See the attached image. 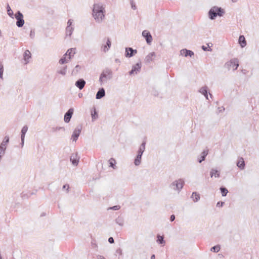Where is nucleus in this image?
Wrapping results in <instances>:
<instances>
[{
	"label": "nucleus",
	"mask_w": 259,
	"mask_h": 259,
	"mask_svg": "<svg viewBox=\"0 0 259 259\" xmlns=\"http://www.w3.org/2000/svg\"><path fill=\"white\" fill-rule=\"evenodd\" d=\"M93 16L96 22L100 23L105 18V10L101 3L95 4L92 10Z\"/></svg>",
	"instance_id": "f257e3e1"
},
{
	"label": "nucleus",
	"mask_w": 259,
	"mask_h": 259,
	"mask_svg": "<svg viewBox=\"0 0 259 259\" xmlns=\"http://www.w3.org/2000/svg\"><path fill=\"white\" fill-rule=\"evenodd\" d=\"M225 13L223 9L217 6L212 7L208 11V15L210 20H214L217 16L222 17Z\"/></svg>",
	"instance_id": "f03ea898"
},
{
	"label": "nucleus",
	"mask_w": 259,
	"mask_h": 259,
	"mask_svg": "<svg viewBox=\"0 0 259 259\" xmlns=\"http://www.w3.org/2000/svg\"><path fill=\"white\" fill-rule=\"evenodd\" d=\"M113 73L112 70L108 68H106L103 70L100 77L99 82L101 84L106 82L107 80H110L112 78Z\"/></svg>",
	"instance_id": "7ed1b4c3"
},
{
	"label": "nucleus",
	"mask_w": 259,
	"mask_h": 259,
	"mask_svg": "<svg viewBox=\"0 0 259 259\" xmlns=\"http://www.w3.org/2000/svg\"><path fill=\"white\" fill-rule=\"evenodd\" d=\"M15 17L17 20V26L18 27H22L25 23L23 14L20 11H18L15 14Z\"/></svg>",
	"instance_id": "20e7f679"
},
{
	"label": "nucleus",
	"mask_w": 259,
	"mask_h": 259,
	"mask_svg": "<svg viewBox=\"0 0 259 259\" xmlns=\"http://www.w3.org/2000/svg\"><path fill=\"white\" fill-rule=\"evenodd\" d=\"M239 66V61L237 58H234L230 60L229 61L227 62L225 64V67L228 70H230L231 67H235L233 70H235Z\"/></svg>",
	"instance_id": "39448f33"
},
{
	"label": "nucleus",
	"mask_w": 259,
	"mask_h": 259,
	"mask_svg": "<svg viewBox=\"0 0 259 259\" xmlns=\"http://www.w3.org/2000/svg\"><path fill=\"white\" fill-rule=\"evenodd\" d=\"M184 182L182 179L173 182L170 185V187L175 190L180 191L183 187Z\"/></svg>",
	"instance_id": "423d86ee"
},
{
	"label": "nucleus",
	"mask_w": 259,
	"mask_h": 259,
	"mask_svg": "<svg viewBox=\"0 0 259 259\" xmlns=\"http://www.w3.org/2000/svg\"><path fill=\"white\" fill-rule=\"evenodd\" d=\"M141 67L142 65L141 62L136 63L132 66L131 70L129 71V74L130 75L137 74L140 71Z\"/></svg>",
	"instance_id": "0eeeda50"
},
{
	"label": "nucleus",
	"mask_w": 259,
	"mask_h": 259,
	"mask_svg": "<svg viewBox=\"0 0 259 259\" xmlns=\"http://www.w3.org/2000/svg\"><path fill=\"white\" fill-rule=\"evenodd\" d=\"M81 130V126H77L73 131L71 136V139L73 142H76L79 137Z\"/></svg>",
	"instance_id": "6e6552de"
},
{
	"label": "nucleus",
	"mask_w": 259,
	"mask_h": 259,
	"mask_svg": "<svg viewBox=\"0 0 259 259\" xmlns=\"http://www.w3.org/2000/svg\"><path fill=\"white\" fill-rule=\"evenodd\" d=\"M74 109L73 108H70L65 113L64 117V122L66 123H68L72 116L73 114Z\"/></svg>",
	"instance_id": "1a4fd4ad"
},
{
	"label": "nucleus",
	"mask_w": 259,
	"mask_h": 259,
	"mask_svg": "<svg viewBox=\"0 0 259 259\" xmlns=\"http://www.w3.org/2000/svg\"><path fill=\"white\" fill-rule=\"evenodd\" d=\"M142 36L145 38L146 41L148 45H150L152 41V36L150 32L145 30L142 32Z\"/></svg>",
	"instance_id": "9d476101"
},
{
	"label": "nucleus",
	"mask_w": 259,
	"mask_h": 259,
	"mask_svg": "<svg viewBox=\"0 0 259 259\" xmlns=\"http://www.w3.org/2000/svg\"><path fill=\"white\" fill-rule=\"evenodd\" d=\"M137 53V50L132 48L128 47L125 48V56L127 58H131Z\"/></svg>",
	"instance_id": "9b49d317"
},
{
	"label": "nucleus",
	"mask_w": 259,
	"mask_h": 259,
	"mask_svg": "<svg viewBox=\"0 0 259 259\" xmlns=\"http://www.w3.org/2000/svg\"><path fill=\"white\" fill-rule=\"evenodd\" d=\"M79 157H78L77 154L72 153L70 157V160L73 165L76 166L78 165Z\"/></svg>",
	"instance_id": "f8f14e48"
},
{
	"label": "nucleus",
	"mask_w": 259,
	"mask_h": 259,
	"mask_svg": "<svg viewBox=\"0 0 259 259\" xmlns=\"http://www.w3.org/2000/svg\"><path fill=\"white\" fill-rule=\"evenodd\" d=\"M28 130V127L27 125H24L22 130H21V147H22L24 144V140H25V136Z\"/></svg>",
	"instance_id": "ddd939ff"
},
{
	"label": "nucleus",
	"mask_w": 259,
	"mask_h": 259,
	"mask_svg": "<svg viewBox=\"0 0 259 259\" xmlns=\"http://www.w3.org/2000/svg\"><path fill=\"white\" fill-rule=\"evenodd\" d=\"M85 83H86L85 81L83 79L80 78V79H78L75 82V85L79 90H82L84 87Z\"/></svg>",
	"instance_id": "4468645a"
},
{
	"label": "nucleus",
	"mask_w": 259,
	"mask_h": 259,
	"mask_svg": "<svg viewBox=\"0 0 259 259\" xmlns=\"http://www.w3.org/2000/svg\"><path fill=\"white\" fill-rule=\"evenodd\" d=\"M180 54L181 55H183L185 57H192L194 56V53L193 51L191 50H187L186 49H183L181 50Z\"/></svg>",
	"instance_id": "2eb2a0df"
},
{
	"label": "nucleus",
	"mask_w": 259,
	"mask_h": 259,
	"mask_svg": "<svg viewBox=\"0 0 259 259\" xmlns=\"http://www.w3.org/2000/svg\"><path fill=\"white\" fill-rule=\"evenodd\" d=\"M111 46V42L109 38H107L106 45L102 46V50L104 52H107L110 49Z\"/></svg>",
	"instance_id": "dca6fc26"
},
{
	"label": "nucleus",
	"mask_w": 259,
	"mask_h": 259,
	"mask_svg": "<svg viewBox=\"0 0 259 259\" xmlns=\"http://www.w3.org/2000/svg\"><path fill=\"white\" fill-rule=\"evenodd\" d=\"M105 91L103 88H100L96 95L97 99H100L105 96Z\"/></svg>",
	"instance_id": "f3484780"
},
{
	"label": "nucleus",
	"mask_w": 259,
	"mask_h": 259,
	"mask_svg": "<svg viewBox=\"0 0 259 259\" xmlns=\"http://www.w3.org/2000/svg\"><path fill=\"white\" fill-rule=\"evenodd\" d=\"M208 153V150H203L199 157H198V161L199 163H201L203 161L205 160L206 156Z\"/></svg>",
	"instance_id": "a211bd4d"
},
{
	"label": "nucleus",
	"mask_w": 259,
	"mask_h": 259,
	"mask_svg": "<svg viewBox=\"0 0 259 259\" xmlns=\"http://www.w3.org/2000/svg\"><path fill=\"white\" fill-rule=\"evenodd\" d=\"M156 56V54L154 52L149 53L145 57V61L146 63H150L153 60V58Z\"/></svg>",
	"instance_id": "6ab92c4d"
},
{
	"label": "nucleus",
	"mask_w": 259,
	"mask_h": 259,
	"mask_svg": "<svg viewBox=\"0 0 259 259\" xmlns=\"http://www.w3.org/2000/svg\"><path fill=\"white\" fill-rule=\"evenodd\" d=\"M76 53V48H71L68 49L64 56H68V59H70Z\"/></svg>",
	"instance_id": "aec40b11"
},
{
	"label": "nucleus",
	"mask_w": 259,
	"mask_h": 259,
	"mask_svg": "<svg viewBox=\"0 0 259 259\" xmlns=\"http://www.w3.org/2000/svg\"><path fill=\"white\" fill-rule=\"evenodd\" d=\"M237 166L241 170H243L245 168V164L244 160L242 157H240L237 161Z\"/></svg>",
	"instance_id": "412c9836"
},
{
	"label": "nucleus",
	"mask_w": 259,
	"mask_h": 259,
	"mask_svg": "<svg viewBox=\"0 0 259 259\" xmlns=\"http://www.w3.org/2000/svg\"><path fill=\"white\" fill-rule=\"evenodd\" d=\"M31 57V54L30 52L27 50L25 51V52L23 54V58L25 62V64H27L29 62V59Z\"/></svg>",
	"instance_id": "4be33fe9"
},
{
	"label": "nucleus",
	"mask_w": 259,
	"mask_h": 259,
	"mask_svg": "<svg viewBox=\"0 0 259 259\" xmlns=\"http://www.w3.org/2000/svg\"><path fill=\"white\" fill-rule=\"evenodd\" d=\"M199 92L203 95L207 100H208V88L207 86H204L201 88Z\"/></svg>",
	"instance_id": "5701e85b"
},
{
	"label": "nucleus",
	"mask_w": 259,
	"mask_h": 259,
	"mask_svg": "<svg viewBox=\"0 0 259 259\" xmlns=\"http://www.w3.org/2000/svg\"><path fill=\"white\" fill-rule=\"evenodd\" d=\"M145 145H146V141H144L141 144V145L138 150V154L141 155L142 156L143 153L145 150Z\"/></svg>",
	"instance_id": "b1692460"
},
{
	"label": "nucleus",
	"mask_w": 259,
	"mask_h": 259,
	"mask_svg": "<svg viewBox=\"0 0 259 259\" xmlns=\"http://www.w3.org/2000/svg\"><path fill=\"white\" fill-rule=\"evenodd\" d=\"M238 42L242 48H244L246 45V41L245 37L243 35H240L238 39Z\"/></svg>",
	"instance_id": "393cba45"
},
{
	"label": "nucleus",
	"mask_w": 259,
	"mask_h": 259,
	"mask_svg": "<svg viewBox=\"0 0 259 259\" xmlns=\"http://www.w3.org/2000/svg\"><path fill=\"white\" fill-rule=\"evenodd\" d=\"M210 176L212 178L214 177L215 178H219L220 177V172L219 170L212 168L210 172Z\"/></svg>",
	"instance_id": "a878e982"
},
{
	"label": "nucleus",
	"mask_w": 259,
	"mask_h": 259,
	"mask_svg": "<svg viewBox=\"0 0 259 259\" xmlns=\"http://www.w3.org/2000/svg\"><path fill=\"white\" fill-rule=\"evenodd\" d=\"M9 142V137L7 136H5L3 142L1 143L0 146L5 147L6 149L8 143Z\"/></svg>",
	"instance_id": "bb28decb"
},
{
	"label": "nucleus",
	"mask_w": 259,
	"mask_h": 259,
	"mask_svg": "<svg viewBox=\"0 0 259 259\" xmlns=\"http://www.w3.org/2000/svg\"><path fill=\"white\" fill-rule=\"evenodd\" d=\"M142 156L141 155L137 154L134 160L135 165L138 166L141 164Z\"/></svg>",
	"instance_id": "cd10ccee"
},
{
	"label": "nucleus",
	"mask_w": 259,
	"mask_h": 259,
	"mask_svg": "<svg viewBox=\"0 0 259 259\" xmlns=\"http://www.w3.org/2000/svg\"><path fill=\"white\" fill-rule=\"evenodd\" d=\"M191 198L194 202H197L200 199V196L197 192H194L192 193Z\"/></svg>",
	"instance_id": "c85d7f7f"
},
{
	"label": "nucleus",
	"mask_w": 259,
	"mask_h": 259,
	"mask_svg": "<svg viewBox=\"0 0 259 259\" xmlns=\"http://www.w3.org/2000/svg\"><path fill=\"white\" fill-rule=\"evenodd\" d=\"M92 121H95L96 119H97L98 117V112L97 111L95 108H94V110L92 112Z\"/></svg>",
	"instance_id": "c756f323"
},
{
	"label": "nucleus",
	"mask_w": 259,
	"mask_h": 259,
	"mask_svg": "<svg viewBox=\"0 0 259 259\" xmlns=\"http://www.w3.org/2000/svg\"><path fill=\"white\" fill-rule=\"evenodd\" d=\"M156 241L157 242V243L160 244H164L165 241L164 240V237L163 236H160V235L158 234L157 235Z\"/></svg>",
	"instance_id": "7c9ffc66"
},
{
	"label": "nucleus",
	"mask_w": 259,
	"mask_h": 259,
	"mask_svg": "<svg viewBox=\"0 0 259 259\" xmlns=\"http://www.w3.org/2000/svg\"><path fill=\"white\" fill-rule=\"evenodd\" d=\"M74 30V28L72 27H67L66 28V34L67 36H71L73 31Z\"/></svg>",
	"instance_id": "2f4dec72"
},
{
	"label": "nucleus",
	"mask_w": 259,
	"mask_h": 259,
	"mask_svg": "<svg viewBox=\"0 0 259 259\" xmlns=\"http://www.w3.org/2000/svg\"><path fill=\"white\" fill-rule=\"evenodd\" d=\"M115 222L119 226H122L123 225L124 222L123 218L121 217H118L117 218L115 219Z\"/></svg>",
	"instance_id": "473e14b6"
},
{
	"label": "nucleus",
	"mask_w": 259,
	"mask_h": 259,
	"mask_svg": "<svg viewBox=\"0 0 259 259\" xmlns=\"http://www.w3.org/2000/svg\"><path fill=\"white\" fill-rule=\"evenodd\" d=\"M7 13L8 15L12 18H13L14 14L13 12L11 9V7H10L9 5L8 4L7 6Z\"/></svg>",
	"instance_id": "72a5a7b5"
},
{
	"label": "nucleus",
	"mask_w": 259,
	"mask_h": 259,
	"mask_svg": "<svg viewBox=\"0 0 259 259\" xmlns=\"http://www.w3.org/2000/svg\"><path fill=\"white\" fill-rule=\"evenodd\" d=\"M109 166L112 167L113 169H116V166H115L116 161L115 159L113 158H111L109 159Z\"/></svg>",
	"instance_id": "f704fd0d"
},
{
	"label": "nucleus",
	"mask_w": 259,
	"mask_h": 259,
	"mask_svg": "<svg viewBox=\"0 0 259 259\" xmlns=\"http://www.w3.org/2000/svg\"><path fill=\"white\" fill-rule=\"evenodd\" d=\"M220 191L222 193V195L223 197L226 196L227 195V193H228V190L226 188H225L224 187H221L220 188Z\"/></svg>",
	"instance_id": "c9c22d12"
},
{
	"label": "nucleus",
	"mask_w": 259,
	"mask_h": 259,
	"mask_svg": "<svg viewBox=\"0 0 259 259\" xmlns=\"http://www.w3.org/2000/svg\"><path fill=\"white\" fill-rule=\"evenodd\" d=\"M67 71V66H64L62 67L61 69L60 70L57 71V73L60 74H62V75H65Z\"/></svg>",
	"instance_id": "e433bc0d"
},
{
	"label": "nucleus",
	"mask_w": 259,
	"mask_h": 259,
	"mask_svg": "<svg viewBox=\"0 0 259 259\" xmlns=\"http://www.w3.org/2000/svg\"><path fill=\"white\" fill-rule=\"evenodd\" d=\"M221 249L220 245H217L213 247H212L210 249V250L214 252H218Z\"/></svg>",
	"instance_id": "4c0bfd02"
},
{
	"label": "nucleus",
	"mask_w": 259,
	"mask_h": 259,
	"mask_svg": "<svg viewBox=\"0 0 259 259\" xmlns=\"http://www.w3.org/2000/svg\"><path fill=\"white\" fill-rule=\"evenodd\" d=\"M66 56H64L63 55V57H62L60 60H59V63L61 64H65L66 63H67V60H66Z\"/></svg>",
	"instance_id": "58836bf2"
},
{
	"label": "nucleus",
	"mask_w": 259,
	"mask_h": 259,
	"mask_svg": "<svg viewBox=\"0 0 259 259\" xmlns=\"http://www.w3.org/2000/svg\"><path fill=\"white\" fill-rule=\"evenodd\" d=\"M60 130H62L63 131H65V128L64 127H60V126H57L56 127H53L52 128V131L53 132H56L57 131H60Z\"/></svg>",
	"instance_id": "ea45409f"
},
{
	"label": "nucleus",
	"mask_w": 259,
	"mask_h": 259,
	"mask_svg": "<svg viewBox=\"0 0 259 259\" xmlns=\"http://www.w3.org/2000/svg\"><path fill=\"white\" fill-rule=\"evenodd\" d=\"M5 147H2V146H0V155L2 156L4 155L5 153V150H6Z\"/></svg>",
	"instance_id": "a19ab883"
},
{
	"label": "nucleus",
	"mask_w": 259,
	"mask_h": 259,
	"mask_svg": "<svg viewBox=\"0 0 259 259\" xmlns=\"http://www.w3.org/2000/svg\"><path fill=\"white\" fill-rule=\"evenodd\" d=\"M131 5L132 9H133V10L137 9V7L136 6V4L134 3V2L133 0L131 1Z\"/></svg>",
	"instance_id": "79ce46f5"
},
{
	"label": "nucleus",
	"mask_w": 259,
	"mask_h": 259,
	"mask_svg": "<svg viewBox=\"0 0 259 259\" xmlns=\"http://www.w3.org/2000/svg\"><path fill=\"white\" fill-rule=\"evenodd\" d=\"M35 36V31L34 29H31L30 32V37L31 38H33Z\"/></svg>",
	"instance_id": "37998d69"
},
{
	"label": "nucleus",
	"mask_w": 259,
	"mask_h": 259,
	"mask_svg": "<svg viewBox=\"0 0 259 259\" xmlns=\"http://www.w3.org/2000/svg\"><path fill=\"white\" fill-rule=\"evenodd\" d=\"M120 208V206L119 205H115V206H113L112 207H110V209H113V210H118Z\"/></svg>",
	"instance_id": "c03bdc74"
},
{
	"label": "nucleus",
	"mask_w": 259,
	"mask_h": 259,
	"mask_svg": "<svg viewBox=\"0 0 259 259\" xmlns=\"http://www.w3.org/2000/svg\"><path fill=\"white\" fill-rule=\"evenodd\" d=\"M91 246L93 248H96L98 247V245L97 244H96V243L95 242L94 240H92V242H91Z\"/></svg>",
	"instance_id": "a18cd8bd"
},
{
	"label": "nucleus",
	"mask_w": 259,
	"mask_h": 259,
	"mask_svg": "<svg viewBox=\"0 0 259 259\" xmlns=\"http://www.w3.org/2000/svg\"><path fill=\"white\" fill-rule=\"evenodd\" d=\"M63 189L64 190V189H66L67 190V192H68V189L69 188V186L68 184H65L63 185Z\"/></svg>",
	"instance_id": "49530a36"
},
{
	"label": "nucleus",
	"mask_w": 259,
	"mask_h": 259,
	"mask_svg": "<svg viewBox=\"0 0 259 259\" xmlns=\"http://www.w3.org/2000/svg\"><path fill=\"white\" fill-rule=\"evenodd\" d=\"M224 204V202H222V201H219L217 203V207H222L223 206Z\"/></svg>",
	"instance_id": "de8ad7c7"
},
{
	"label": "nucleus",
	"mask_w": 259,
	"mask_h": 259,
	"mask_svg": "<svg viewBox=\"0 0 259 259\" xmlns=\"http://www.w3.org/2000/svg\"><path fill=\"white\" fill-rule=\"evenodd\" d=\"M218 109L219 112L220 113V112H223L225 109L223 106H222V107H219L218 108Z\"/></svg>",
	"instance_id": "09e8293b"
},
{
	"label": "nucleus",
	"mask_w": 259,
	"mask_h": 259,
	"mask_svg": "<svg viewBox=\"0 0 259 259\" xmlns=\"http://www.w3.org/2000/svg\"><path fill=\"white\" fill-rule=\"evenodd\" d=\"M108 242L111 244L113 243L114 242L113 238L112 237H109L108 238Z\"/></svg>",
	"instance_id": "8fccbe9b"
},
{
	"label": "nucleus",
	"mask_w": 259,
	"mask_h": 259,
	"mask_svg": "<svg viewBox=\"0 0 259 259\" xmlns=\"http://www.w3.org/2000/svg\"><path fill=\"white\" fill-rule=\"evenodd\" d=\"M72 21L71 19H69L68 21V22H67V27H72L71 25H72Z\"/></svg>",
	"instance_id": "3c124183"
},
{
	"label": "nucleus",
	"mask_w": 259,
	"mask_h": 259,
	"mask_svg": "<svg viewBox=\"0 0 259 259\" xmlns=\"http://www.w3.org/2000/svg\"><path fill=\"white\" fill-rule=\"evenodd\" d=\"M4 65L2 62H0V72L4 71Z\"/></svg>",
	"instance_id": "603ef678"
},
{
	"label": "nucleus",
	"mask_w": 259,
	"mask_h": 259,
	"mask_svg": "<svg viewBox=\"0 0 259 259\" xmlns=\"http://www.w3.org/2000/svg\"><path fill=\"white\" fill-rule=\"evenodd\" d=\"M175 220V215L174 214H172L170 217V221L171 222H173Z\"/></svg>",
	"instance_id": "864d4df0"
},
{
	"label": "nucleus",
	"mask_w": 259,
	"mask_h": 259,
	"mask_svg": "<svg viewBox=\"0 0 259 259\" xmlns=\"http://www.w3.org/2000/svg\"><path fill=\"white\" fill-rule=\"evenodd\" d=\"M78 68H79V69L80 68V66L79 65H77L75 66V68L73 70V72H74L75 70H76V72H77L78 71Z\"/></svg>",
	"instance_id": "5fc2aeb1"
},
{
	"label": "nucleus",
	"mask_w": 259,
	"mask_h": 259,
	"mask_svg": "<svg viewBox=\"0 0 259 259\" xmlns=\"http://www.w3.org/2000/svg\"><path fill=\"white\" fill-rule=\"evenodd\" d=\"M116 252L120 255L122 254V250L120 248H118L116 250Z\"/></svg>",
	"instance_id": "6e6d98bb"
},
{
	"label": "nucleus",
	"mask_w": 259,
	"mask_h": 259,
	"mask_svg": "<svg viewBox=\"0 0 259 259\" xmlns=\"http://www.w3.org/2000/svg\"><path fill=\"white\" fill-rule=\"evenodd\" d=\"M97 259H106L105 257L101 255H98L97 256Z\"/></svg>",
	"instance_id": "4d7b16f0"
},
{
	"label": "nucleus",
	"mask_w": 259,
	"mask_h": 259,
	"mask_svg": "<svg viewBox=\"0 0 259 259\" xmlns=\"http://www.w3.org/2000/svg\"><path fill=\"white\" fill-rule=\"evenodd\" d=\"M202 49L204 51H209V50L208 49L207 47H205L204 46H202Z\"/></svg>",
	"instance_id": "13d9d810"
},
{
	"label": "nucleus",
	"mask_w": 259,
	"mask_h": 259,
	"mask_svg": "<svg viewBox=\"0 0 259 259\" xmlns=\"http://www.w3.org/2000/svg\"><path fill=\"white\" fill-rule=\"evenodd\" d=\"M3 72L4 71H2V72H0V78L1 79H3Z\"/></svg>",
	"instance_id": "bf43d9fd"
},
{
	"label": "nucleus",
	"mask_w": 259,
	"mask_h": 259,
	"mask_svg": "<svg viewBox=\"0 0 259 259\" xmlns=\"http://www.w3.org/2000/svg\"><path fill=\"white\" fill-rule=\"evenodd\" d=\"M150 259H155V256L154 254H152L151 256V258Z\"/></svg>",
	"instance_id": "052dcab7"
},
{
	"label": "nucleus",
	"mask_w": 259,
	"mask_h": 259,
	"mask_svg": "<svg viewBox=\"0 0 259 259\" xmlns=\"http://www.w3.org/2000/svg\"><path fill=\"white\" fill-rule=\"evenodd\" d=\"M153 95L156 96L158 95V93L156 92H155L153 94Z\"/></svg>",
	"instance_id": "680f3d73"
},
{
	"label": "nucleus",
	"mask_w": 259,
	"mask_h": 259,
	"mask_svg": "<svg viewBox=\"0 0 259 259\" xmlns=\"http://www.w3.org/2000/svg\"><path fill=\"white\" fill-rule=\"evenodd\" d=\"M82 96V94L81 93H79V94H78V97H79V98H81Z\"/></svg>",
	"instance_id": "e2e57ef3"
},
{
	"label": "nucleus",
	"mask_w": 259,
	"mask_h": 259,
	"mask_svg": "<svg viewBox=\"0 0 259 259\" xmlns=\"http://www.w3.org/2000/svg\"><path fill=\"white\" fill-rule=\"evenodd\" d=\"M115 62H120V61H119V60L118 59H115Z\"/></svg>",
	"instance_id": "0e129e2a"
},
{
	"label": "nucleus",
	"mask_w": 259,
	"mask_h": 259,
	"mask_svg": "<svg viewBox=\"0 0 259 259\" xmlns=\"http://www.w3.org/2000/svg\"><path fill=\"white\" fill-rule=\"evenodd\" d=\"M232 1L233 2V3H235L237 1V0H232Z\"/></svg>",
	"instance_id": "69168bd1"
},
{
	"label": "nucleus",
	"mask_w": 259,
	"mask_h": 259,
	"mask_svg": "<svg viewBox=\"0 0 259 259\" xmlns=\"http://www.w3.org/2000/svg\"><path fill=\"white\" fill-rule=\"evenodd\" d=\"M209 96H210V97L211 98H212V94H210V93H209Z\"/></svg>",
	"instance_id": "338daca9"
},
{
	"label": "nucleus",
	"mask_w": 259,
	"mask_h": 259,
	"mask_svg": "<svg viewBox=\"0 0 259 259\" xmlns=\"http://www.w3.org/2000/svg\"><path fill=\"white\" fill-rule=\"evenodd\" d=\"M44 215H45V213H42V214H41V217H42V216H44Z\"/></svg>",
	"instance_id": "774afa93"
}]
</instances>
